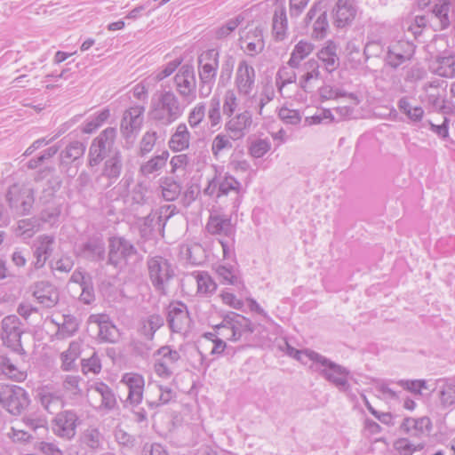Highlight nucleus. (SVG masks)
Returning <instances> with one entry per match:
<instances>
[{"label": "nucleus", "mask_w": 455, "mask_h": 455, "mask_svg": "<svg viewBox=\"0 0 455 455\" xmlns=\"http://www.w3.org/2000/svg\"><path fill=\"white\" fill-rule=\"evenodd\" d=\"M186 108L187 105L180 100L172 90L162 88L151 97L148 119L156 126L167 127L183 116Z\"/></svg>", "instance_id": "1"}, {"label": "nucleus", "mask_w": 455, "mask_h": 455, "mask_svg": "<svg viewBox=\"0 0 455 455\" xmlns=\"http://www.w3.org/2000/svg\"><path fill=\"white\" fill-rule=\"evenodd\" d=\"M306 355L312 362L310 368L313 371L333 385L339 392L347 395L350 394L349 379L351 378V372L347 368L336 363L315 351H308Z\"/></svg>", "instance_id": "2"}, {"label": "nucleus", "mask_w": 455, "mask_h": 455, "mask_svg": "<svg viewBox=\"0 0 455 455\" xmlns=\"http://www.w3.org/2000/svg\"><path fill=\"white\" fill-rule=\"evenodd\" d=\"M220 67V51L207 49L197 57L199 95L208 97L213 89Z\"/></svg>", "instance_id": "3"}, {"label": "nucleus", "mask_w": 455, "mask_h": 455, "mask_svg": "<svg viewBox=\"0 0 455 455\" xmlns=\"http://www.w3.org/2000/svg\"><path fill=\"white\" fill-rule=\"evenodd\" d=\"M205 228L209 234L219 235L217 242L222 250L223 259L234 260L235 230L231 220L225 216H210Z\"/></svg>", "instance_id": "4"}, {"label": "nucleus", "mask_w": 455, "mask_h": 455, "mask_svg": "<svg viewBox=\"0 0 455 455\" xmlns=\"http://www.w3.org/2000/svg\"><path fill=\"white\" fill-rule=\"evenodd\" d=\"M149 280L159 295H167L171 282L175 277V267L164 257L149 256L147 259Z\"/></svg>", "instance_id": "5"}, {"label": "nucleus", "mask_w": 455, "mask_h": 455, "mask_svg": "<svg viewBox=\"0 0 455 455\" xmlns=\"http://www.w3.org/2000/svg\"><path fill=\"white\" fill-rule=\"evenodd\" d=\"M215 328L218 330V334L227 339L232 341L243 339L247 341L255 331V324L240 314L229 312Z\"/></svg>", "instance_id": "6"}, {"label": "nucleus", "mask_w": 455, "mask_h": 455, "mask_svg": "<svg viewBox=\"0 0 455 455\" xmlns=\"http://www.w3.org/2000/svg\"><path fill=\"white\" fill-rule=\"evenodd\" d=\"M241 190L242 184L234 176L228 172L222 173L215 169L214 176L208 180L204 194L217 200L228 196L229 194H235L236 198L234 202V208H237L240 203L239 197L242 195Z\"/></svg>", "instance_id": "7"}, {"label": "nucleus", "mask_w": 455, "mask_h": 455, "mask_svg": "<svg viewBox=\"0 0 455 455\" xmlns=\"http://www.w3.org/2000/svg\"><path fill=\"white\" fill-rule=\"evenodd\" d=\"M176 94L187 106L196 100V79L195 68L191 64L182 65L173 76Z\"/></svg>", "instance_id": "8"}, {"label": "nucleus", "mask_w": 455, "mask_h": 455, "mask_svg": "<svg viewBox=\"0 0 455 455\" xmlns=\"http://www.w3.org/2000/svg\"><path fill=\"white\" fill-rule=\"evenodd\" d=\"M5 200L12 212L20 216H26L33 208L35 190L15 183L8 188Z\"/></svg>", "instance_id": "9"}, {"label": "nucleus", "mask_w": 455, "mask_h": 455, "mask_svg": "<svg viewBox=\"0 0 455 455\" xmlns=\"http://www.w3.org/2000/svg\"><path fill=\"white\" fill-rule=\"evenodd\" d=\"M28 392L16 385L0 384V404L12 415L20 414L29 404Z\"/></svg>", "instance_id": "10"}, {"label": "nucleus", "mask_w": 455, "mask_h": 455, "mask_svg": "<svg viewBox=\"0 0 455 455\" xmlns=\"http://www.w3.org/2000/svg\"><path fill=\"white\" fill-rule=\"evenodd\" d=\"M138 256V250L131 241L120 236L109 239L107 264L121 268L128 264L130 259Z\"/></svg>", "instance_id": "11"}, {"label": "nucleus", "mask_w": 455, "mask_h": 455, "mask_svg": "<svg viewBox=\"0 0 455 455\" xmlns=\"http://www.w3.org/2000/svg\"><path fill=\"white\" fill-rule=\"evenodd\" d=\"M21 322L15 315H10L3 318L1 322V339L4 346L18 355H26L21 344Z\"/></svg>", "instance_id": "12"}, {"label": "nucleus", "mask_w": 455, "mask_h": 455, "mask_svg": "<svg viewBox=\"0 0 455 455\" xmlns=\"http://www.w3.org/2000/svg\"><path fill=\"white\" fill-rule=\"evenodd\" d=\"M116 137V129L108 127L103 130L93 140L89 148L88 165L97 166L111 152Z\"/></svg>", "instance_id": "13"}, {"label": "nucleus", "mask_w": 455, "mask_h": 455, "mask_svg": "<svg viewBox=\"0 0 455 455\" xmlns=\"http://www.w3.org/2000/svg\"><path fill=\"white\" fill-rule=\"evenodd\" d=\"M123 168L121 152L119 150L113 151L105 160L101 172L96 176V185L103 190L110 188L121 176Z\"/></svg>", "instance_id": "14"}, {"label": "nucleus", "mask_w": 455, "mask_h": 455, "mask_svg": "<svg viewBox=\"0 0 455 455\" xmlns=\"http://www.w3.org/2000/svg\"><path fill=\"white\" fill-rule=\"evenodd\" d=\"M154 356L156 357L154 362L155 373L162 379H170L180 360V354L170 346H163L155 352Z\"/></svg>", "instance_id": "15"}, {"label": "nucleus", "mask_w": 455, "mask_h": 455, "mask_svg": "<svg viewBox=\"0 0 455 455\" xmlns=\"http://www.w3.org/2000/svg\"><path fill=\"white\" fill-rule=\"evenodd\" d=\"M319 4H314L304 19L307 27L311 23V37L316 40L325 38L330 28L327 12L322 10Z\"/></svg>", "instance_id": "16"}, {"label": "nucleus", "mask_w": 455, "mask_h": 455, "mask_svg": "<svg viewBox=\"0 0 455 455\" xmlns=\"http://www.w3.org/2000/svg\"><path fill=\"white\" fill-rule=\"evenodd\" d=\"M256 83L254 68L245 60L239 61L235 73V87L242 97H249Z\"/></svg>", "instance_id": "17"}, {"label": "nucleus", "mask_w": 455, "mask_h": 455, "mask_svg": "<svg viewBox=\"0 0 455 455\" xmlns=\"http://www.w3.org/2000/svg\"><path fill=\"white\" fill-rule=\"evenodd\" d=\"M79 257L94 262L103 261L106 258V244L101 235H93L76 247Z\"/></svg>", "instance_id": "18"}, {"label": "nucleus", "mask_w": 455, "mask_h": 455, "mask_svg": "<svg viewBox=\"0 0 455 455\" xmlns=\"http://www.w3.org/2000/svg\"><path fill=\"white\" fill-rule=\"evenodd\" d=\"M55 238L51 235H40L31 246L34 261L31 263L36 270L44 267L54 250Z\"/></svg>", "instance_id": "19"}, {"label": "nucleus", "mask_w": 455, "mask_h": 455, "mask_svg": "<svg viewBox=\"0 0 455 455\" xmlns=\"http://www.w3.org/2000/svg\"><path fill=\"white\" fill-rule=\"evenodd\" d=\"M145 108L142 106H134L126 109L123 115L120 131L126 141L133 140L142 124V114Z\"/></svg>", "instance_id": "20"}, {"label": "nucleus", "mask_w": 455, "mask_h": 455, "mask_svg": "<svg viewBox=\"0 0 455 455\" xmlns=\"http://www.w3.org/2000/svg\"><path fill=\"white\" fill-rule=\"evenodd\" d=\"M166 321L172 332L187 331L191 323L187 305L180 301L171 303Z\"/></svg>", "instance_id": "21"}, {"label": "nucleus", "mask_w": 455, "mask_h": 455, "mask_svg": "<svg viewBox=\"0 0 455 455\" xmlns=\"http://www.w3.org/2000/svg\"><path fill=\"white\" fill-rule=\"evenodd\" d=\"M252 124V115L249 110L227 117L224 129L233 140L243 139Z\"/></svg>", "instance_id": "22"}, {"label": "nucleus", "mask_w": 455, "mask_h": 455, "mask_svg": "<svg viewBox=\"0 0 455 455\" xmlns=\"http://www.w3.org/2000/svg\"><path fill=\"white\" fill-rule=\"evenodd\" d=\"M431 19L439 30L449 28L455 20V0H436L431 9Z\"/></svg>", "instance_id": "23"}, {"label": "nucleus", "mask_w": 455, "mask_h": 455, "mask_svg": "<svg viewBox=\"0 0 455 455\" xmlns=\"http://www.w3.org/2000/svg\"><path fill=\"white\" fill-rule=\"evenodd\" d=\"M78 419L73 411L60 412L53 420L52 430L58 436L69 440L76 435Z\"/></svg>", "instance_id": "24"}, {"label": "nucleus", "mask_w": 455, "mask_h": 455, "mask_svg": "<svg viewBox=\"0 0 455 455\" xmlns=\"http://www.w3.org/2000/svg\"><path fill=\"white\" fill-rule=\"evenodd\" d=\"M121 383L126 386L128 389V396L126 403L136 407L143 400V391L145 379L142 375L134 372L124 373L122 377Z\"/></svg>", "instance_id": "25"}, {"label": "nucleus", "mask_w": 455, "mask_h": 455, "mask_svg": "<svg viewBox=\"0 0 455 455\" xmlns=\"http://www.w3.org/2000/svg\"><path fill=\"white\" fill-rule=\"evenodd\" d=\"M356 16V7L350 0H337L331 10L333 25L338 28L351 26Z\"/></svg>", "instance_id": "26"}, {"label": "nucleus", "mask_w": 455, "mask_h": 455, "mask_svg": "<svg viewBox=\"0 0 455 455\" xmlns=\"http://www.w3.org/2000/svg\"><path fill=\"white\" fill-rule=\"evenodd\" d=\"M90 323H95L98 326V338L101 342L115 343L118 339V330L110 321L106 314L91 315L88 319Z\"/></svg>", "instance_id": "27"}, {"label": "nucleus", "mask_w": 455, "mask_h": 455, "mask_svg": "<svg viewBox=\"0 0 455 455\" xmlns=\"http://www.w3.org/2000/svg\"><path fill=\"white\" fill-rule=\"evenodd\" d=\"M433 425L428 417L405 418L401 424V430L411 437L424 438L430 435Z\"/></svg>", "instance_id": "28"}, {"label": "nucleus", "mask_w": 455, "mask_h": 455, "mask_svg": "<svg viewBox=\"0 0 455 455\" xmlns=\"http://www.w3.org/2000/svg\"><path fill=\"white\" fill-rule=\"evenodd\" d=\"M413 45L407 41H397L388 47L386 57L387 63L396 68L406 60H409L413 54Z\"/></svg>", "instance_id": "29"}, {"label": "nucleus", "mask_w": 455, "mask_h": 455, "mask_svg": "<svg viewBox=\"0 0 455 455\" xmlns=\"http://www.w3.org/2000/svg\"><path fill=\"white\" fill-rule=\"evenodd\" d=\"M33 296L43 307H53L59 301L58 290L48 282H40L36 284Z\"/></svg>", "instance_id": "30"}, {"label": "nucleus", "mask_w": 455, "mask_h": 455, "mask_svg": "<svg viewBox=\"0 0 455 455\" xmlns=\"http://www.w3.org/2000/svg\"><path fill=\"white\" fill-rule=\"evenodd\" d=\"M164 324V318L159 314H150L142 317L139 323L138 332L146 340L153 341L156 332Z\"/></svg>", "instance_id": "31"}, {"label": "nucleus", "mask_w": 455, "mask_h": 455, "mask_svg": "<svg viewBox=\"0 0 455 455\" xmlns=\"http://www.w3.org/2000/svg\"><path fill=\"white\" fill-rule=\"evenodd\" d=\"M337 44L330 40L318 52L317 58L328 73H332L339 67V58L337 54Z\"/></svg>", "instance_id": "32"}, {"label": "nucleus", "mask_w": 455, "mask_h": 455, "mask_svg": "<svg viewBox=\"0 0 455 455\" xmlns=\"http://www.w3.org/2000/svg\"><path fill=\"white\" fill-rule=\"evenodd\" d=\"M169 156L168 150H164L161 154L154 156L149 160L140 164L139 173L146 178L151 175H159L166 166Z\"/></svg>", "instance_id": "33"}, {"label": "nucleus", "mask_w": 455, "mask_h": 455, "mask_svg": "<svg viewBox=\"0 0 455 455\" xmlns=\"http://www.w3.org/2000/svg\"><path fill=\"white\" fill-rule=\"evenodd\" d=\"M191 134L185 123H180L175 132L171 135L168 141L170 149L173 152H180L186 150L190 145Z\"/></svg>", "instance_id": "34"}, {"label": "nucleus", "mask_w": 455, "mask_h": 455, "mask_svg": "<svg viewBox=\"0 0 455 455\" xmlns=\"http://www.w3.org/2000/svg\"><path fill=\"white\" fill-rule=\"evenodd\" d=\"M216 273L222 284L233 285L238 290L245 288L239 275V271L235 266L220 264L216 267Z\"/></svg>", "instance_id": "35"}, {"label": "nucleus", "mask_w": 455, "mask_h": 455, "mask_svg": "<svg viewBox=\"0 0 455 455\" xmlns=\"http://www.w3.org/2000/svg\"><path fill=\"white\" fill-rule=\"evenodd\" d=\"M38 398L42 407L49 413H56L63 406V399L60 392L43 387L38 391Z\"/></svg>", "instance_id": "36"}, {"label": "nucleus", "mask_w": 455, "mask_h": 455, "mask_svg": "<svg viewBox=\"0 0 455 455\" xmlns=\"http://www.w3.org/2000/svg\"><path fill=\"white\" fill-rule=\"evenodd\" d=\"M288 20L286 9L280 5L275 9L272 18V34L276 41H283L287 36Z\"/></svg>", "instance_id": "37"}, {"label": "nucleus", "mask_w": 455, "mask_h": 455, "mask_svg": "<svg viewBox=\"0 0 455 455\" xmlns=\"http://www.w3.org/2000/svg\"><path fill=\"white\" fill-rule=\"evenodd\" d=\"M85 149L84 142L74 140L68 143L60 152V165H69L79 160L84 155Z\"/></svg>", "instance_id": "38"}, {"label": "nucleus", "mask_w": 455, "mask_h": 455, "mask_svg": "<svg viewBox=\"0 0 455 455\" xmlns=\"http://www.w3.org/2000/svg\"><path fill=\"white\" fill-rule=\"evenodd\" d=\"M313 51L314 44L312 43L304 40L299 41L295 44L291 53L288 65L292 68H299L300 66V62L305 58H307Z\"/></svg>", "instance_id": "39"}, {"label": "nucleus", "mask_w": 455, "mask_h": 455, "mask_svg": "<svg viewBox=\"0 0 455 455\" xmlns=\"http://www.w3.org/2000/svg\"><path fill=\"white\" fill-rule=\"evenodd\" d=\"M161 194L165 201L176 200L181 193V186L172 177H162L159 180Z\"/></svg>", "instance_id": "40"}, {"label": "nucleus", "mask_w": 455, "mask_h": 455, "mask_svg": "<svg viewBox=\"0 0 455 455\" xmlns=\"http://www.w3.org/2000/svg\"><path fill=\"white\" fill-rule=\"evenodd\" d=\"M81 354V346L76 341L69 343L68 348L60 354L61 370L69 371L76 369V360Z\"/></svg>", "instance_id": "41"}, {"label": "nucleus", "mask_w": 455, "mask_h": 455, "mask_svg": "<svg viewBox=\"0 0 455 455\" xmlns=\"http://www.w3.org/2000/svg\"><path fill=\"white\" fill-rule=\"evenodd\" d=\"M42 229L40 220L37 216L20 220L17 223V235L24 239H29Z\"/></svg>", "instance_id": "42"}, {"label": "nucleus", "mask_w": 455, "mask_h": 455, "mask_svg": "<svg viewBox=\"0 0 455 455\" xmlns=\"http://www.w3.org/2000/svg\"><path fill=\"white\" fill-rule=\"evenodd\" d=\"M246 39H250L245 45L244 52L251 57L260 53L265 48L262 29L256 28L253 31L247 34Z\"/></svg>", "instance_id": "43"}, {"label": "nucleus", "mask_w": 455, "mask_h": 455, "mask_svg": "<svg viewBox=\"0 0 455 455\" xmlns=\"http://www.w3.org/2000/svg\"><path fill=\"white\" fill-rule=\"evenodd\" d=\"M92 390L100 396V407L108 411L114 410L116 407L117 402L116 395L107 384L103 382L96 383Z\"/></svg>", "instance_id": "44"}, {"label": "nucleus", "mask_w": 455, "mask_h": 455, "mask_svg": "<svg viewBox=\"0 0 455 455\" xmlns=\"http://www.w3.org/2000/svg\"><path fill=\"white\" fill-rule=\"evenodd\" d=\"M319 68V62L315 59H310L303 64L302 69L304 74L300 77L299 84L304 91H307L310 81L317 80L321 77Z\"/></svg>", "instance_id": "45"}, {"label": "nucleus", "mask_w": 455, "mask_h": 455, "mask_svg": "<svg viewBox=\"0 0 455 455\" xmlns=\"http://www.w3.org/2000/svg\"><path fill=\"white\" fill-rule=\"evenodd\" d=\"M0 373L17 382H21L27 378V372L25 371L18 369L16 365L11 362L10 358L4 355L0 356Z\"/></svg>", "instance_id": "46"}, {"label": "nucleus", "mask_w": 455, "mask_h": 455, "mask_svg": "<svg viewBox=\"0 0 455 455\" xmlns=\"http://www.w3.org/2000/svg\"><path fill=\"white\" fill-rule=\"evenodd\" d=\"M244 21L243 14H238L234 18L228 20L221 26L216 28L213 31L214 38L217 40L227 39L233 32Z\"/></svg>", "instance_id": "47"}, {"label": "nucleus", "mask_w": 455, "mask_h": 455, "mask_svg": "<svg viewBox=\"0 0 455 455\" xmlns=\"http://www.w3.org/2000/svg\"><path fill=\"white\" fill-rule=\"evenodd\" d=\"M110 116V111L108 108H104L94 115L88 117L82 124L81 131L84 133H92L100 126H101Z\"/></svg>", "instance_id": "48"}, {"label": "nucleus", "mask_w": 455, "mask_h": 455, "mask_svg": "<svg viewBox=\"0 0 455 455\" xmlns=\"http://www.w3.org/2000/svg\"><path fill=\"white\" fill-rule=\"evenodd\" d=\"M383 52V44L382 40L380 38H372L370 39V35L368 36V41L365 44L363 48V52L360 58L357 60V65H362L371 58H376L380 56Z\"/></svg>", "instance_id": "49"}, {"label": "nucleus", "mask_w": 455, "mask_h": 455, "mask_svg": "<svg viewBox=\"0 0 455 455\" xmlns=\"http://www.w3.org/2000/svg\"><path fill=\"white\" fill-rule=\"evenodd\" d=\"M165 222L161 220L156 211H152L148 216L141 220L140 231L141 235H148L152 231L158 229L161 230L164 228Z\"/></svg>", "instance_id": "50"}, {"label": "nucleus", "mask_w": 455, "mask_h": 455, "mask_svg": "<svg viewBox=\"0 0 455 455\" xmlns=\"http://www.w3.org/2000/svg\"><path fill=\"white\" fill-rule=\"evenodd\" d=\"M207 117L210 127L212 129H219L222 122L221 116V100L219 96H213L209 101V108L207 111Z\"/></svg>", "instance_id": "51"}, {"label": "nucleus", "mask_w": 455, "mask_h": 455, "mask_svg": "<svg viewBox=\"0 0 455 455\" xmlns=\"http://www.w3.org/2000/svg\"><path fill=\"white\" fill-rule=\"evenodd\" d=\"M436 74L440 76L455 77V54L440 56L437 59Z\"/></svg>", "instance_id": "52"}, {"label": "nucleus", "mask_w": 455, "mask_h": 455, "mask_svg": "<svg viewBox=\"0 0 455 455\" xmlns=\"http://www.w3.org/2000/svg\"><path fill=\"white\" fill-rule=\"evenodd\" d=\"M60 213V206L59 204H52L43 209L37 218L40 220L42 226L43 224H50L51 226H53L58 222Z\"/></svg>", "instance_id": "53"}, {"label": "nucleus", "mask_w": 455, "mask_h": 455, "mask_svg": "<svg viewBox=\"0 0 455 455\" xmlns=\"http://www.w3.org/2000/svg\"><path fill=\"white\" fill-rule=\"evenodd\" d=\"M231 140L232 138H230V135L225 133H219L214 137L212 142L211 150L215 158H218L222 151L232 148L233 144Z\"/></svg>", "instance_id": "54"}, {"label": "nucleus", "mask_w": 455, "mask_h": 455, "mask_svg": "<svg viewBox=\"0 0 455 455\" xmlns=\"http://www.w3.org/2000/svg\"><path fill=\"white\" fill-rule=\"evenodd\" d=\"M206 105L204 102L197 103L188 115V123L192 129L198 128L205 118Z\"/></svg>", "instance_id": "55"}, {"label": "nucleus", "mask_w": 455, "mask_h": 455, "mask_svg": "<svg viewBox=\"0 0 455 455\" xmlns=\"http://www.w3.org/2000/svg\"><path fill=\"white\" fill-rule=\"evenodd\" d=\"M271 150V142L268 139H256L248 147V152L253 158L263 157Z\"/></svg>", "instance_id": "56"}, {"label": "nucleus", "mask_w": 455, "mask_h": 455, "mask_svg": "<svg viewBox=\"0 0 455 455\" xmlns=\"http://www.w3.org/2000/svg\"><path fill=\"white\" fill-rule=\"evenodd\" d=\"M182 253L193 265H200L204 260V251L199 243L187 245L183 249Z\"/></svg>", "instance_id": "57"}, {"label": "nucleus", "mask_w": 455, "mask_h": 455, "mask_svg": "<svg viewBox=\"0 0 455 455\" xmlns=\"http://www.w3.org/2000/svg\"><path fill=\"white\" fill-rule=\"evenodd\" d=\"M235 61V58L230 54L224 57L219 76V83L222 85H226L230 82L234 71Z\"/></svg>", "instance_id": "58"}, {"label": "nucleus", "mask_w": 455, "mask_h": 455, "mask_svg": "<svg viewBox=\"0 0 455 455\" xmlns=\"http://www.w3.org/2000/svg\"><path fill=\"white\" fill-rule=\"evenodd\" d=\"M197 292L207 295L214 292L217 285L207 273H199L196 275Z\"/></svg>", "instance_id": "59"}, {"label": "nucleus", "mask_w": 455, "mask_h": 455, "mask_svg": "<svg viewBox=\"0 0 455 455\" xmlns=\"http://www.w3.org/2000/svg\"><path fill=\"white\" fill-rule=\"evenodd\" d=\"M439 398L443 407H449L455 403V381L445 382L440 392Z\"/></svg>", "instance_id": "60"}, {"label": "nucleus", "mask_w": 455, "mask_h": 455, "mask_svg": "<svg viewBox=\"0 0 455 455\" xmlns=\"http://www.w3.org/2000/svg\"><path fill=\"white\" fill-rule=\"evenodd\" d=\"M238 108V99L233 90L226 91L223 96L222 112L226 117L235 115V112Z\"/></svg>", "instance_id": "61"}, {"label": "nucleus", "mask_w": 455, "mask_h": 455, "mask_svg": "<svg viewBox=\"0 0 455 455\" xmlns=\"http://www.w3.org/2000/svg\"><path fill=\"white\" fill-rule=\"evenodd\" d=\"M158 135L156 131L146 132L140 141V156H144L150 153L157 140Z\"/></svg>", "instance_id": "62"}, {"label": "nucleus", "mask_w": 455, "mask_h": 455, "mask_svg": "<svg viewBox=\"0 0 455 455\" xmlns=\"http://www.w3.org/2000/svg\"><path fill=\"white\" fill-rule=\"evenodd\" d=\"M22 421L26 428L18 430V433L21 434V436H18V439H22L24 441L29 440L32 436L28 434V429L36 431L38 428H44V421L40 419L26 417Z\"/></svg>", "instance_id": "63"}, {"label": "nucleus", "mask_w": 455, "mask_h": 455, "mask_svg": "<svg viewBox=\"0 0 455 455\" xmlns=\"http://www.w3.org/2000/svg\"><path fill=\"white\" fill-rule=\"evenodd\" d=\"M397 384L414 395H421L422 389H428L425 379H400Z\"/></svg>", "instance_id": "64"}]
</instances>
